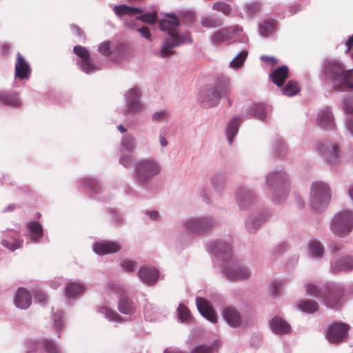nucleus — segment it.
Segmentation results:
<instances>
[{"label":"nucleus","instance_id":"f257e3e1","mask_svg":"<svg viewBox=\"0 0 353 353\" xmlns=\"http://www.w3.org/2000/svg\"><path fill=\"white\" fill-rule=\"evenodd\" d=\"M168 19H163L160 21V29L167 32L164 43L161 46L157 55L163 59L170 57L174 54V48L185 43H192V39L189 34L181 35L176 31L179 23L178 19L168 15Z\"/></svg>","mask_w":353,"mask_h":353},{"label":"nucleus","instance_id":"f03ea898","mask_svg":"<svg viewBox=\"0 0 353 353\" xmlns=\"http://www.w3.org/2000/svg\"><path fill=\"white\" fill-rule=\"evenodd\" d=\"M324 73L332 81L336 90L345 91L347 88L353 90L352 70H345L337 60H325Z\"/></svg>","mask_w":353,"mask_h":353},{"label":"nucleus","instance_id":"7ed1b4c3","mask_svg":"<svg viewBox=\"0 0 353 353\" xmlns=\"http://www.w3.org/2000/svg\"><path fill=\"white\" fill-rule=\"evenodd\" d=\"M305 289L307 294L321 298L325 304L331 307L339 303L344 292V287L341 283L333 282L325 283L321 288L312 283H308L305 285Z\"/></svg>","mask_w":353,"mask_h":353},{"label":"nucleus","instance_id":"20e7f679","mask_svg":"<svg viewBox=\"0 0 353 353\" xmlns=\"http://www.w3.org/2000/svg\"><path fill=\"white\" fill-rule=\"evenodd\" d=\"M125 292L123 286L115 281L107 283L103 294V302L97 308V312L101 314L110 322L121 323L123 318L116 311L110 308V305L115 301L116 294H121Z\"/></svg>","mask_w":353,"mask_h":353},{"label":"nucleus","instance_id":"39448f33","mask_svg":"<svg viewBox=\"0 0 353 353\" xmlns=\"http://www.w3.org/2000/svg\"><path fill=\"white\" fill-rule=\"evenodd\" d=\"M161 170V164L156 159H141L134 164V179L138 184L145 185L151 179L159 175Z\"/></svg>","mask_w":353,"mask_h":353},{"label":"nucleus","instance_id":"423d86ee","mask_svg":"<svg viewBox=\"0 0 353 353\" xmlns=\"http://www.w3.org/2000/svg\"><path fill=\"white\" fill-rule=\"evenodd\" d=\"M265 185L273 191L274 202L281 203L285 201L289 187L288 176L283 170H276L265 176Z\"/></svg>","mask_w":353,"mask_h":353},{"label":"nucleus","instance_id":"0eeeda50","mask_svg":"<svg viewBox=\"0 0 353 353\" xmlns=\"http://www.w3.org/2000/svg\"><path fill=\"white\" fill-rule=\"evenodd\" d=\"M332 197L330 185L324 182H313L310 187L309 203L311 208L316 212H321L326 208Z\"/></svg>","mask_w":353,"mask_h":353},{"label":"nucleus","instance_id":"6e6552de","mask_svg":"<svg viewBox=\"0 0 353 353\" xmlns=\"http://www.w3.org/2000/svg\"><path fill=\"white\" fill-rule=\"evenodd\" d=\"M223 276L233 282L248 280L252 276L251 270L245 265L232 258L221 265Z\"/></svg>","mask_w":353,"mask_h":353},{"label":"nucleus","instance_id":"1a4fd4ad","mask_svg":"<svg viewBox=\"0 0 353 353\" xmlns=\"http://www.w3.org/2000/svg\"><path fill=\"white\" fill-rule=\"evenodd\" d=\"M330 230L339 237H345L353 230V211L341 210L336 213L330 222Z\"/></svg>","mask_w":353,"mask_h":353},{"label":"nucleus","instance_id":"9d476101","mask_svg":"<svg viewBox=\"0 0 353 353\" xmlns=\"http://www.w3.org/2000/svg\"><path fill=\"white\" fill-rule=\"evenodd\" d=\"M315 149L323 160L329 165H336L341 157V150L339 143L334 141H319L315 144Z\"/></svg>","mask_w":353,"mask_h":353},{"label":"nucleus","instance_id":"9b49d317","mask_svg":"<svg viewBox=\"0 0 353 353\" xmlns=\"http://www.w3.org/2000/svg\"><path fill=\"white\" fill-rule=\"evenodd\" d=\"M123 96L125 105L121 109L123 115H134L144 110V105L141 101V92L139 88H133L130 89Z\"/></svg>","mask_w":353,"mask_h":353},{"label":"nucleus","instance_id":"f8f14e48","mask_svg":"<svg viewBox=\"0 0 353 353\" xmlns=\"http://www.w3.org/2000/svg\"><path fill=\"white\" fill-rule=\"evenodd\" d=\"M113 10L115 14L119 17H121L125 15L130 17L137 16V19L138 20L150 24H154L157 21V12L140 14L145 11V10L141 7H132L125 4H121L114 6L113 7Z\"/></svg>","mask_w":353,"mask_h":353},{"label":"nucleus","instance_id":"ddd939ff","mask_svg":"<svg viewBox=\"0 0 353 353\" xmlns=\"http://www.w3.org/2000/svg\"><path fill=\"white\" fill-rule=\"evenodd\" d=\"M216 225L215 219L212 216L190 217L183 221V225L194 233H203L210 230Z\"/></svg>","mask_w":353,"mask_h":353},{"label":"nucleus","instance_id":"4468645a","mask_svg":"<svg viewBox=\"0 0 353 353\" xmlns=\"http://www.w3.org/2000/svg\"><path fill=\"white\" fill-rule=\"evenodd\" d=\"M73 52L78 57L77 65L83 72L90 74L101 70L85 47L76 46L73 48Z\"/></svg>","mask_w":353,"mask_h":353},{"label":"nucleus","instance_id":"2eb2a0df","mask_svg":"<svg viewBox=\"0 0 353 353\" xmlns=\"http://www.w3.org/2000/svg\"><path fill=\"white\" fill-rule=\"evenodd\" d=\"M207 251L224 263L231 259L232 248L230 243L224 240H212L205 244Z\"/></svg>","mask_w":353,"mask_h":353},{"label":"nucleus","instance_id":"dca6fc26","mask_svg":"<svg viewBox=\"0 0 353 353\" xmlns=\"http://www.w3.org/2000/svg\"><path fill=\"white\" fill-rule=\"evenodd\" d=\"M238 31L241 32L242 28L239 26H232L216 30L210 35V43L215 47L228 45L234 41L232 34H236Z\"/></svg>","mask_w":353,"mask_h":353},{"label":"nucleus","instance_id":"f3484780","mask_svg":"<svg viewBox=\"0 0 353 353\" xmlns=\"http://www.w3.org/2000/svg\"><path fill=\"white\" fill-rule=\"evenodd\" d=\"M314 119L316 126L323 130H336V123L330 107L326 106L318 110Z\"/></svg>","mask_w":353,"mask_h":353},{"label":"nucleus","instance_id":"a211bd4d","mask_svg":"<svg viewBox=\"0 0 353 353\" xmlns=\"http://www.w3.org/2000/svg\"><path fill=\"white\" fill-rule=\"evenodd\" d=\"M224 322L232 328H239L244 324L243 314L240 310L234 306L224 307L221 312Z\"/></svg>","mask_w":353,"mask_h":353},{"label":"nucleus","instance_id":"6ab92c4d","mask_svg":"<svg viewBox=\"0 0 353 353\" xmlns=\"http://www.w3.org/2000/svg\"><path fill=\"white\" fill-rule=\"evenodd\" d=\"M349 329V325L345 323L334 322L326 330L325 339L331 343L341 342L346 337Z\"/></svg>","mask_w":353,"mask_h":353},{"label":"nucleus","instance_id":"aec40b11","mask_svg":"<svg viewBox=\"0 0 353 353\" xmlns=\"http://www.w3.org/2000/svg\"><path fill=\"white\" fill-rule=\"evenodd\" d=\"M221 97L218 91L212 86L204 88L199 94V102L205 108L216 106Z\"/></svg>","mask_w":353,"mask_h":353},{"label":"nucleus","instance_id":"412c9836","mask_svg":"<svg viewBox=\"0 0 353 353\" xmlns=\"http://www.w3.org/2000/svg\"><path fill=\"white\" fill-rule=\"evenodd\" d=\"M353 270V256L345 255L334 257L330 261V270L333 273L351 271Z\"/></svg>","mask_w":353,"mask_h":353},{"label":"nucleus","instance_id":"4be33fe9","mask_svg":"<svg viewBox=\"0 0 353 353\" xmlns=\"http://www.w3.org/2000/svg\"><path fill=\"white\" fill-rule=\"evenodd\" d=\"M92 249L97 254L105 255L119 252L121 246L116 241H99L93 243Z\"/></svg>","mask_w":353,"mask_h":353},{"label":"nucleus","instance_id":"5701e85b","mask_svg":"<svg viewBox=\"0 0 353 353\" xmlns=\"http://www.w3.org/2000/svg\"><path fill=\"white\" fill-rule=\"evenodd\" d=\"M235 197L238 206L243 210H248L256 201L254 192L247 189H239Z\"/></svg>","mask_w":353,"mask_h":353},{"label":"nucleus","instance_id":"b1692460","mask_svg":"<svg viewBox=\"0 0 353 353\" xmlns=\"http://www.w3.org/2000/svg\"><path fill=\"white\" fill-rule=\"evenodd\" d=\"M196 304L201 314L209 321L215 323L218 321V315L206 299L202 297L196 299Z\"/></svg>","mask_w":353,"mask_h":353},{"label":"nucleus","instance_id":"393cba45","mask_svg":"<svg viewBox=\"0 0 353 353\" xmlns=\"http://www.w3.org/2000/svg\"><path fill=\"white\" fill-rule=\"evenodd\" d=\"M139 279L145 284L151 285L159 279V271L154 267L141 266L138 272Z\"/></svg>","mask_w":353,"mask_h":353},{"label":"nucleus","instance_id":"a878e982","mask_svg":"<svg viewBox=\"0 0 353 353\" xmlns=\"http://www.w3.org/2000/svg\"><path fill=\"white\" fill-rule=\"evenodd\" d=\"M30 67L24 57L19 53H17V61L15 63L14 76L21 80L27 79L30 74Z\"/></svg>","mask_w":353,"mask_h":353},{"label":"nucleus","instance_id":"bb28decb","mask_svg":"<svg viewBox=\"0 0 353 353\" xmlns=\"http://www.w3.org/2000/svg\"><path fill=\"white\" fill-rule=\"evenodd\" d=\"M240 122L241 117L234 116L228 121L225 125V134L230 144L233 143L234 138L238 134Z\"/></svg>","mask_w":353,"mask_h":353},{"label":"nucleus","instance_id":"cd10ccee","mask_svg":"<svg viewBox=\"0 0 353 353\" xmlns=\"http://www.w3.org/2000/svg\"><path fill=\"white\" fill-rule=\"evenodd\" d=\"M87 290L86 285L81 282L70 281L65 286V294L68 299H74L83 294Z\"/></svg>","mask_w":353,"mask_h":353},{"label":"nucleus","instance_id":"c85d7f7f","mask_svg":"<svg viewBox=\"0 0 353 353\" xmlns=\"http://www.w3.org/2000/svg\"><path fill=\"white\" fill-rule=\"evenodd\" d=\"M28 237L31 242L38 243L43 234L41 223L37 221H30L26 223Z\"/></svg>","mask_w":353,"mask_h":353},{"label":"nucleus","instance_id":"c756f323","mask_svg":"<svg viewBox=\"0 0 353 353\" xmlns=\"http://www.w3.org/2000/svg\"><path fill=\"white\" fill-rule=\"evenodd\" d=\"M218 91L221 97L228 94L232 91L230 79L227 76H219L216 78L214 85L212 86Z\"/></svg>","mask_w":353,"mask_h":353},{"label":"nucleus","instance_id":"7c9ffc66","mask_svg":"<svg viewBox=\"0 0 353 353\" xmlns=\"http://www.w3.org/2000/svg\"><path fill=\"white\" fill-rule=\"evenodd\" d=\"M118 310L123 314L133 316L136 312L137 306L128 297L122 296L118 301Z\"/></svg>","mask_w":353,"mask_h":353},{"label":"nucleus","instance_id":"2f4dec72","mask_svg":"<svg viewBox=\"0 0 353 353\" xmlns=\"http://www.w3.org/2000/svg\"><path fill=\"white\" fill-rule=\"evenodd\" d=\"M32 303V296L23 288H19L14 299V304L19 309L25 310L29 307Z\"/></svg>","mask_w":353,"mask_h":353},{"label":"nucleus","instance_id":"473e14b6","mask_svg":"<svg viewBox=\"0 0 353 353\" xmlns=\"http://www.w3.org/2000/svg\"><path fill=\"white\" fill-rule=\"evenodd\" d=\"M270 325L272 331L276 334H286L291 332L290 325L279 317L273 318L270 322Z\"/></svg>","mask_w":353,"mask_h":353},{"label":"nucleus","instance_id":"72a5a7b5","mask_svg":"<svg viewBox=\"0 0 353 353\" xmlns=\"http://www.w3.org/2000/svg\"><path fill=\"white\" fill-rule=\"evenodd\" d=\"M259 34L264 38L271 37L276 30L275 21L272 19H264L259 22Z\"/></svg>","mask_w":353,"mask_h":353},{"label":"nucleus","instance_id":"f704fd0d","mask_svg":"<svg viewBox=\"0 0 353 353\" xmlns=\"http://www.w3.org/2000/svg\"><path fill=\"white\" fill-rule=\"evenodd\" d=\"M289 69L286 65H282L276 68L270 75L272 81L278 87L283 85V83L288 77Z\"/></svg>","mask_w":353,"mask_h":353},{"label":"nucleus","instance_id":"c9c22d12","mask_svg":"<svg viewBox=\"0 0 353 353\" xmlns=\"http://www.w3.org/2000/svg\"><path fill=\"white\" fill-rule=\"evenodd\" d=\"M269 111L270 108L263 103H253L248 109V114L259 119H265Z\"/></svg>","mask_w":353,"mask_h":353},{"label":"nucleus","instance_id":"e433bc0d","mask_svg":"<svg viewBox=\"0 0 353 353\" xmlns=\"http://www.w3.org/2000/svg\"><path fill=\"white\" fill-rule=\"evenodd\" d=\"M307 250L310 256L315 259L319 260L324 255V248L322 243L316 239L311 240L307 245Z\"/></svg>","mask_w":353,"mask_h":353},{"label":"nucleus","instance_id":"4c0bfd02","mask_svg":"<svg viewBox=\"0 0 353 353\" xmlns=\"http://www.w3.org/2000/svg\"><path fill=\"white\" fill-rule=\"evenodd\" d=\"M128 48L123 43H119L116 45L114 44L112 57L116 61H122L128 57Z\"/></svg>","mask_w":353,"mask_h":353},{"label":"nucleus","instance_id":"58836bf2","mask_svg":"<svg viewBox=\"0 0 353 353\" xmlns=\"http://www.w3.org/2000/svg\"><path fill=\"white\" fill-rule=\"evenodd\" d=\"M137 140L132 134L127 133L124 134L121 140V145L128 152H132L137 148Z\"/></svg>","mask_w":353,"mask_h":353},{"label":"nucleus","instance_id":"ea45409f","mask_svg":"<svg viewBox=\"0 0 353 353\" xmlns=\"http://www.w3.org/2000/svg\"><path fill=\"white\" fill-rule=\"evenodd\" d=\"M219 346V342L214 341L210 344H203L195 347L191 353H215L218 352Z\"/></svg>","mask_w":353,"mask_h":353},{"label":"nucleus","instance_id":"a19ab883","mask_svg":"<svg viewBox=\"0 0 353 353\" xmlns=\"http://www.w3.org/2000/svg\"><path fill=\"white\" fill-rule=\"evenodd\" d=\"M248 55V52L246 50H243L239 52L230 62L229 67L230 68L234 69V70H238L240 69L244 64L247 57Z\"/></svg>","mask_w":353,"mask_h":353},{"label":"nucleus","instance_id":"79ce46f5","mask_svg":"<svg viewBox=\"0 0 353 353\" xmlns=\"http://www.w3.org/2000/svg\"><path fill=\"white\" fill-rule=\"evenodd\" d=\"M210 184L215 192H221L225 188V176L221 173H215L210 179Z\"/></svg>","mask_w":353,"mask_h":353},{"label":"nucleus","instance_id":"37998d69","mask_svg":"<svg viewBox=\"0 0 353 353\" xmlns=\"http://www.w3.org/2000/svg\"><path fill=\"white\" fill-rule=\"evenodd\" d=\"M263 218L260 216L249 217L245 221V229L250 234H254L261 226Z\"/></svg>","mask_w":353,"mask_h":353},{"label":"nucleus","instance_id":"c03bdc74","mask_svg":"<svg viewBox=\"0 0 353 353\" xmlns=\"http://www.w3.org/2000/svg\"><path fill=\"white\" fill-rule=\"evenodd\" d=\"M0 103L12 107H19L21 105V101L16 95L11 96L6 93H0Z\"/></svg>","mask_w":353,"mask_h":353},{"label":"nucleus","instance_id":"a18cd8bd","mask_svg":"<svg viewBox=\"0 0 353 353\" xmlns=\"http://www.w3.org/2000/svg\"><path fill=\"white\" fill-rule=\"evenodd\" d=\"M145 318L149 321H156L159 320V309L152 304L148 303L144 310Z\"/></svg>","mask_w":353,"mask_h":353},{"label":"nucleus","instance_id":"49530a36","mask_svg":"<svg viewBox=\"0 0 353 353\" xmlns=\"http://www.w3.org/2000/svg\"><path fill=\"white\" fill-rule=\"evenodd\" d=\"M201 24L206 28H218L223 25V22L212 16H205L201 18Z\"/></svg>","mask_w":353,"mask_h":353},{"label":"nucleus","instance_id":"de8ad7c7","mask_svg":"<svg viewBox=\"0 0 353 353\" xmlns=\"http://www.w3.org/2000/svg\"><path fill=\"white\" fill-rule=\"evenodd\" d=\"M300 90V87L298 83L293 81H289L285 87L282 89L283 94L292 97L296 94Z\"/></svg>","mask_w":353,"mask_h":353},{"label":"nucleus","instance_id":"09e8293b","mask_svg":"<svg viewBox=\"0 0 353 353\" xmlns=\"http://www.w3.org/2000/svg\"><path fill=\"white\" fill-rule=\"evenodd\" d=\"M42 345L47 353H65L62 348L52 340H43Z\"/></svg>","mask_w":353,"mask_h":353},{"label":"nucleus","instance_id":"8fccbe9b","mask_svg":"<svg viewBox=\"0 0 353 353\" xmlns=\"http://www.w3.org/2000/svg\"><path fill=\"white\" fill-rule=\"evenodd\" d=\"M114 43L110 41L106 40L101 42L97 48V51L101 54L108 57L112 56V49H113Z\"/></svg>","mask_w":353,"mask_h":353},{"label":"nucleus","instance_id":"3c124183","mask_svg":"<svg viewBox=\"0 0 353 353\" xmlns=\"http://www.w3.org/2000/svg\"><path fill=\"white\" fill-rule=\"evenodd\" d=\"M298 307L300 310L306 313L312 314L317 310V305L314 301H303Z\"/></svg>","mask_w":353,"mask_h":353},{"label":"nucleus","instance_id":"603ef678","mask_svg":"<svg viewBox=\"0 0 353 353\" xmlns=\"http://www.w3.org/2000/svg\"><path fill=\"white\" fill-rule=\"evenodd\" d=\"M212 9L214 10L222 12L225 16L230 15L232 11L231 6L228 3L223 1H217L214 3L212 6Z\"/></svg>","mask_w":353,"mask_h":353},{"label":"nucleus","instance_id":"864d4df0","mask_svg":"<svg viewBox=\"0 0 353 353\" xmlns=\"http://www.w3.org/2000/svg\"><path fill=\"white\" fill-rule=\"evenodd\" d=\"M178 319L182 323L188 322L190 319V311L183 305L179 304L177 308Z\"/></svg>","mask_w":353,"mask_h":353},{"label":"nucleus","instance_id":"5fc2aeb1","mask_svg":"<svg viewBox=\"0 0 353 353\" xmlns=\"http://www.w3.org/2000/svg\"><path fill=\"white\" fill-rule=\"evenodd\" d=\"M261 9V3L259 1H252L246 5V14L250 17H253Z\"/></svg>","mask_w":353,"mask_h":353},{"label":"nucleus","instance_id":"6e6d98bb","mask_svg":"<svg viewBox=\"0 0 353 353\" xmlns=\"http://www.w3.org/2000/svg\"><path fill=\"white\" fill-rule=\"evenodd\" d=\"M22 242L23 241H19L17 239H14L13 241H10L7 239H3L1 244L3 247L9 249L10 250L14 251L21 246Z\"/></svg>","mask_w":353,"mask_h":353},{"label":"nucleus","instance_id":"4d7b16f0","mask_svg":"<svg viewBox=\"0 0 353 353\" xmlns=\"http://www.w3.org/2000/svg\"><path fill=\"white\" fill-rule=\"evenodd\" d=\"M137 263L130 259H123L121 262V268L125 272H131L135 270Z\"/></svg>","mask_w":353,"mask_h":353},{"label":"nucleus","instance_id":"13d9d810","mask_svg":"<svg viewBox=\"0 0 353 353\" xmlns=\"http://www.w3.org/2000/svg\"><path fill=\"white\" fill-rule=\"evenodd\" d=\"M343 110L346 114L353 113V96L345 97L343 99Z\"/></svg>","mask_w":353,"mask_h":353},{"label":"nucleus","instance_id":"bf43d9fd","mask_svg":"<svg viewBox=\"0 0 353 353\" xmlns=\"http://www.w3.org/2000/svg\"><path fill=\"white\" fill-rule=\"evenodd\" d=\"M168 112L165 110H161L154 112L152 115V120L154 122H160L168 119Z\"/></svg>","mask_w":353,"mask_h":353},{"label":"nucleus","instance_id":"052dcab7","mask_svg":"<svg viewBox=\"0 0 353 353\" xmlns=\"http://www.w3.org/2000/svg\"><path fill=\"white\" fill-rule=\"evenodd\" d=\"M83 183L95 192H99L100 186L95 179L85 178L83 179Z\"/></svg>","mask_w":353,"mask_h":353},{"label":"nucleus","instance_id":"680f3d73","mask_svg":"<svg viewBox=\"0 0 353 353\" xmlns=\"http://www.w3.org/2000/svg\"><path fill=\"white\" fill-rule=\"evenodd\" d=\"M290 248V245L287 242H281L274 248V252L276 254H283Z\"/></svg>","mask_w":353,"mask_h":353},{"label":"nucleus","instance_id":"e2e57ef3","mask_svg":"<svg viewBox=\"0 0 353 353\" xmlns=\"http://www.w3.org/2000/svg\"><path fill=\"white\" fill-rule=\"evenodd\" d=\"M120 163L126 168H130L132 163V157L130 155L123 154L120 158Z\"/></svg>","mask_w":353,"mask_h":353},{"label":"nucleus","instance_id":"0e129e2a","mask_svg":"<svg viewBox=\"0 0 353 353\" xmlns=\"http://www.w3.org/2000/svg\"><path fill=\"white\" fill-rule=\"evenodd\" d=\"M36 301L39 303L41 305H44L47 303L46 294L40 291H37L34 294Z\"/></svg>","mask_w":353,"mask_h":353},{"label":"nucleus","instance_id":"69168bd1","mask_svg":"<svg viewBox=\"0 0 353 353\" xmlns=\"http://www.w3.org/2000/svg\"><path fill=\"white\" fill-rule=\"evenodd\" d=\"M345 132L353 137V117L347 119L344 123Z\"/></svg>","mask_w":353,"mask_h":353},{"label":"nucleus","instance_id":"338daca9","mask_svg":"<svg viewBox=\"0 0 353 353\" xmlns=\"http://www.w3.org/2000/svg\"><path fill=\"white\" fill-rule=\"evenodd\" d=\"M234 37V41H238L241 43H246L248 41V37L243 32L238 31L236 34H232Z\"/></svg>","mask_w":353,"mask_h":353},{"label":"nucleus","instance_id":"774afa93","mask_svg":"<svg viewBox=\"0 0 353 353\" xmlns=\"http://www.w3.org/2000/svg\"><path fill=\"white\" fill-rule=\"evenodd\" d=\"M137 32H139L140 34L147 40L151 39V33L148 28L142 26L141 28H137Z\"/></svg>","mask_w":353,"mask_h":353}]
</instances>
